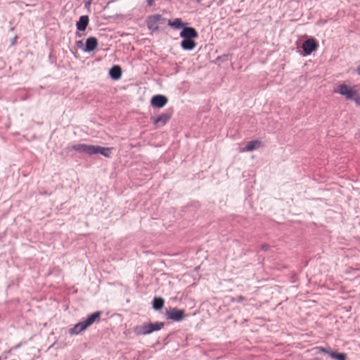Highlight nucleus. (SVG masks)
I'll use <instances>...</instances> for the list:
<instances>
[{
    "label": "nucleus",
    "instance_id": "16",
    "mask_svg": "<svg viewBox=\"0 0 360 360\" xmlns=\"http://www.w3.org/2000/svg\"><path fill=\"white\" fill-rule=\"evenodd\" d=\"M331 358L335 360H346L347 354L345 353H338L335 352L331 354Z\"/></svg>",
    "mask_w": 360,
    "mask_h": 360
},
{
    "label": "nucleus",
    "instance_id": "21",
    "mask_svg": "<svg viewBox=\"0 0 360 360\" xmlns=\"http://www.w3.org/2000/svg\"><path fill=\"white\" fill-rule=\"evenodd\" d=\"M89 24H76L77 28L79 31H84Z\"/></svg>",
    "mask_w": 360,
    "mask_h": 360
},
{
    "label": "nucleus",
    "instance_id": "1",
    "mask_svg": "<svg viewBox=\"0 0 360 360\" xmlns=\"http://www.w3.org/2000/svg\"><path fill=\"white\" fill-rule=\"evenodd\" d=\"M70 149L88 155L101 154L105 158H110L112 148L101 147L99 146L87 145L84 143H76L72 145Z\"/></svg>",
    "mask_w": 360,
    "mask_h": 360
},
{
    "label": "nucleus",
    "instance_id": "30",
    "mask_svg": "<svg viewBox=\"0 0 360 360\" xmlns=\"http://www.w3.org/2000/svg\"><path fill=\"white\" fill-rule=\"evenodd\" d=\"M77 35L79 37H82V34H79V33H77Z\"/></svg>",
    "mask_w": 360,
    "mask_h": 360
},
{
    "label": "nucleus",
    "instance_id": "10",
    "mask_svg": "<svg viewBox=\"0 0 360 360\" xmlns=\"http://www.w3.org/2000/svg\"><path fill=\"white\" fill-rule=\"evenodd\" d=\"M172 111H167L166 112L162 113L158 117H151L153 123L155 125L162 126L165 125L172 117Z\"/></svg>",
    "mask_w": 360,
    "mask_h": 360
},
{
    "label": "nucleus",
    "instance_id": "24",
    "mask_svg": "<svg viewBox=\"0 0 360 360\" xmlns=\"http://www.w3.org/2000/svg\"><path fill=\"white\" fill-rule=\"evenodd\" d=\"M92 1L93 0H86L84 2L85 7L86 8L89 7L91 5Z\"/></svg>",
    "mask_w": 360,
    "mask_h": 360
},
{
    "label": "nucleus",
    "instance_id": "20",
    "mask_svg": "<svg viewBox=\"0 0 360 360\" xmlns=\"http://www.w3.org/2000/svg\"><path fill=\"white\" fill-rule=\"evenodd\" d=\"M77 22H89V16L88 15H82Z\"/></svg>",
    "mask_w": 360,
    "mask_h": 360
},
{
    "label": "nucleus",
    "instance_id": "29",
    "mask_svg": "<svg viewBox=\"0 0 360 360\" xmlns=\"http://www.w3.org/2000/svg\"><path fill=\"white\" fill-rule=\"evenodd\" d=\"M120 19L123 20V15H117V18H120Z\"/></svg>",
    "mask_w": 360,
    "mask_h": 360
},
{
    "label": "nucleus",
    "instance_id": "2",
    "mask_svg": "<svg viewBox=\"0 0 360 360\" xmlns=\"http://www.w3.org/2000/svg\"><path fill=\"white\" fill-rule=\"evenodd\" d=\"M101 311H96L90 314L84 321H80L75 324L74 327L69 330V333L71 335H78L80 333L84 331L88 327L91 326L95 322L100 321Z\"/></svg>",
    "mask_w": 360,
    "mask_h": 360
},
{
    "label": "nucleus",
    "instance_id": "31",
    "mask_svg": "<svg viewBox=\"0 0 360 360\" xmlns=\"http://www.w3.org/2000/svg\"><path fill=\"white\" fill-rule=\"evenodd\" d=\"M225 0H220L219 2L222 4Z\"/></svg>",
    "mask_w": 360,
    "mask_h": 360
},
{
    "label": "nucleus",
    "instance_id": "14",
    "mask_svg": "<svg viewBox=\"0 0 360 360\" xmlns=\"http://www.w3.org/2000/svg\"><path fill=\"white\" fill-rule=\"evenodd\" d=\"M261 142L257 140L249 141L244 148V151H252L260 147Z\"/></svg>",
    "mask_w": 360,
    "mask_h": 360
},
{
    "label": "nucleus",
    "instance_id": "27",
    "mask_svg": "<svg viewBox=\"0 0 360 360\" xmlns=\"http://www.w3.org/2000/svg\"><path fill=\"white\" fill-rule=\"evenodd\" d=\"M155 0H147V4L148 6H152L153 4V2L155 1Z\"/></svg>",
    "mask_w": 360,
    "mask_h": 360
},
{
    "label": "nucleus",
    "instance_id": "7",
    "mask_svg": "<svg viewBox=\"0 0 360 360\" xmlns=\"http://www.w3.org/2000/svg\"><path fill=\"white\" fill-rule=\"evenodd\" d=\"M165 316L169 320L179 322L184 319L185 314L184 310L174 307L167 310Z\"/></svg>",
    "mask_w": 360,
    "mask_h": 360
},
{
    "label": "nucleus",
    "instance_id": "3",
    "mask_svg": "<svg viewBox=\"0 0 360 360\" xmlns=\"http://www.w3.org/2000/svg\"><path fill=\"white\" fill-rule=\"evenodd\" d=\"M146 22H184L179 18H173L169 11L162 10L148 17Z\"/></svg>",
    "mask_w": 360,
    "mask_h": 360
},
{
    "label": "nucleus",
    "instance_id": "6",
    "mask_svg": "<svg viewBox=\"0 0 360 360\" xmlns=\"http://www.w3.org/2000/svg\"><path fill=\"white\" fill-rule=\"evenodd\" d=\"M77 46L81 49L84 52L94 51L98 46L97 39L95 37L88 38L86 43L84 44L82 41H77L76 42Z\"/></svg>",
    "mask_w": 360,
    "mask_h": 360
},
{
    "label": "nucleus",
    "instance_id": "25",
    "mask_svg": "<svg viewBox=\"0 0 360 360\" xmlns=\"http://www.w3.org/2000/svg\"><path fill=\"white\" fill-rule=\"evenodd\" d=\"M17 38H18V37H17V36H15V37L11 39V45H14V44H15V41H16Z\"/></svg>",
    "mask_w": 360,
    "mask_h": 360
},
{
    "label": "nucleus",
    "instance_id": "13",
    "mask_svg": "<svg viewBox=\"0 0 360 360\" xmlns=\"http://www.w3.org/2000/svg\"><path fill=\"white\" fill-rule=\"evenodd\" d=\"M181 46L184 50H192L195 48V43L193 39H186L182 40Z\"/></svg>",
    "mask_w": 360,
    "mask_h": 360
},
{
    "label": "nucleus",
    "instance_id": "23",
    "mask_svg": "<svg viewBox=\"0 0 360 360\" xmlns=\"http://www.w3.org/2000/svg\"><path fill=\"white\" fill-rule=\"evenodd\" d=\"M262 250L264 251H267L269 248V246L267 244H263L261 247Z\"/></svg>",
    "mask_w": 360,
    "mask_h": 360
},
{
    "label": "nucleus",
    "instance_id": "9",
    "mask_svg": "<svg viewBox=\"0 0 360 360\" xmlns=\"http://www.w3.org/2000/svg\"><path fill=\"white\" fill-rule=\"evenodd\" d=\"M318 44L314 38L305 40L302 45L304 55H310L312 52L316 50Z\"/></svg>",
    "mask_w": 360,
    "mask_h": 360
},
{
    "label": "nucleus",
    "instance_id": "4",
    "mask_svg": "<svg viewBox=\"0 0 360 360\" xmlns=\"http://www.w3.org/2000/svg\"><path fill=\"white\" fill-rule=\"evenodd\" d=\"M165 326L163 322H155L143 323L139 326L136 327L135 332L137 335H148L154 331L161 330Z\"/></svg>",
    "mask_w": 360,
    "mask_h": 360
},
{
    "label": "nucleus",
    "instance_id": "26",
    "mask_svg": "<svg viewBox=\"0 0 360 360\" xmlns=\"http://www.w3.org/2000/svg\"><path fill=\"white\" fill-rule=\"evenodd\" d=\"M245 300V298L244 297H243V296H238V297H237V300H238V302H242V301H243V300Z\"/></svg>",
    "mask_w": 360,
    "mask_h": 360
},
{
    "label": "nucleus",
    "instance_id": "22",
    "mask_svg": "<svg viewBox=\"0 0 360 360\" xmlns=\"http://www.w3.org/2000/svg\"><path fill=\"white\" fill-rule=\"evenodd\" d=\"M351 100L354 101L358 105H360V96L358 92L356 93L354 98H352Z\"/></svg>",
    "mask_w": 360,
    "mask_h": 360
},
{
    "label": "nucleus",
    "instance_id": "15",
    "mask_svg": "<svg viewBox=\"0 0 360 360\" xmlns=\"http://www.w3.org/2000/svg\"><path fill=\"white\" fill-rule=\"evenodd\" d=\"M165 300L163 298L158 297H155L153 300V307L155 310H160L164 307Z\"/></svg>",
    "mask_w": 360,
    "mask_h": 360
},
{
    "label": "nucleus",
    "instance_id": "18",
    "mask_svg": "<svg viewBox=\"0 0 360 360\" xmlns=\"http://www.w3.org/2000/svg\"><path fill=\"white\" fill-rule=\"evenodd\" d=\"M229 60V55H223L221 56L217 57V58L216 59V63H217L218 65H220L221 63L226 61V60Z\"/></svg>",
    "mask_w": 360,
    "mask_h": 360
},
{
    "label": "nucleus",
    "instance_id": "8",
    "mask_svg": "<svg viewBox=\"0 0 360 360\" xmlns=\"http://www.w3.org/2000/svg\"><path fill=\"white\" fill-rule=\"evenodd\" d=\"M334 91L335 93L340 94L342 96H344L348 100L354 98L356 93L357 92L356 90L345 84H340L338 86V89Z\"/></svg>",
    "mask_w": 360,
    "mask_h": 360
},
{
    "label": "nucleus",
    "instance_id": "5",
    "mask_svg": "<svg viewBox=\"0 0 360 360\" xmlns=\"http://www.w3.org/2000/svg\"><path fill=\"white\" fill-rule=\"evenodd\" d=\"M169 25L176 28L181 29L183 28L181 32H180V36L184 39H193L197 37V32L195 30L193 27H184L186 24H168Z\"/></svg>",
    "mask_w": 360,
    "mask_h": 360
},
{
    "label": "nucleus",
    "instance_id": "12",
    "mask_svg": "<svg viewBox=\"0 0 360 360\" xmlns=\"http://www.w3.org/2000/svg\"><path fill=\"white\" fill-rule=\"evenodd\" d=\"M122 70L120 66L114 65L109 71V75L112 79L117 80L121 78Z\"/></svg>",
    "mask_w": 360,
    "mask_h": 360
},
{
    "label": "nucleus",
    "instance_id": "19",
    "mask_svg": "<svg viewBox=\"0 0 360 360\" xmlns=\"http://www.w3.org/2000/svg\"><path fill=\"white\" fill-rule=\"evenodd\" d=\"M148 28L152 32L156 31L158 29V24H147Z\"/></svg>",
    "mask_w": 360,
    "mask_h": 360
},
{
    "label": "nucleus",
    "instance_id": "17",
    "mask_svg": "<svg viewBox=\"0 0 360 360\" xmlns=\"http://www.w3.org/2000/svg\"><path fill=\"white\" fill-rule=\"evenodd\" d=\"M316 349L317 350L318 353L323 352V353L328 354L330 357H331V354L334 352V351H333L331 349V348L329 347H318L316 348Z\"/></svg>",
    "mask_w": 360,
    "mask_h": 360
},
{
    "label": "nucleus",
    "instance_id": "28",
    "mask_svg": "<svg viewBox=\"0 0 360 360\" xmlns=\"http://www.w3.org/2000/svg\"><path fill=\"white\" fill-rule=\"evenodd\" d=\"M357 72L360 75V65L357 68Z\"/></svg>",
    "mask_w": 360,
    "mask_h": 360
},
{
    "label": "nucleus",
    "instance_id": "11",
    "mask_svg": "<svg viewBox=\"0 0 360 360\" xmlns=\"http://www.w3.org/2000/svg\"><path fill=\"white\" fill-rule=\"evenodd\" d=\"M168 99L164 95H155L152 97L150 104L153 107L161 108H163L167 103Z\"/></svg>",
    "mask_w": 360,
    "mask_h": 360
}]
</instances>
